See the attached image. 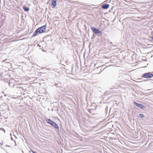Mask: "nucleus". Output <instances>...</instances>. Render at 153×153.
<instances>
[{"label": "nucleus", "mask_w": 153, "mask_h": 153, "mask_svg": "<svg viewBox=\"0 0 153 153\" xmlns=\"http://www.w3.org/2000/svg\"><path fill=\"white\" fill-rule=\"evenodd\" d=\"M91 29L96 34H97L98 33H100V35L102 34V32L100 31L98 29L95 27H91Z\"/></svg>", "instance_id": "20e7f679"}, {"label": "nucleus", "mask_w": 153, "mask_h": 153, "mask_svg": "<svg viewBox=\"0 0 153 153\" xmlns=\"http://www.w3.org/2000/svg\"><path fill=\"white\" fill-rule=\"evenodd\" d=\"M23 8L24 10L25 11H28L29 10V8L28 7H26L25 6H24L23 7Z\"/></svg>", "instance_id": "6e6552de"}, {"label": "nucleus", "mask_w": 153, "mask_h": 153, "mask_svg": "<svg viewBox=\"0 0 153 153\" xmlns=\"http://www.w3.org/2000/svg\"><path fill=\"white\" fill-rule=\"evenodd\" d=\"M134 104L136 106H138V107H139L143 109V108H145L144 105L143 104H139L136 102H134Z\"/></svg>", "instance_id": "39448f33"}, {"label": "nucleus", "mask_w": 153, "mask_h": 153, "mask_svg": "<svg viewBox=\"0 0 153 153\" xmlns=\"http://www.w3.org/2000/svg\"><path fill=\"white\" fill-rule=\"evenodd\" d=\"M139 116L141 118L144 117V116L143 114H139Z\"/></svg>", "instance_id": "1a4fd4ad"}, {"label": "nucleus", "mask_w": 153, "mask_h": 153, "mask_svg": "<svg viewBox=\"0 0 153 153\" xmlns=\"http://www.w3.org/2000/svg\"><path fill=\"white\" fill-rule=\"evenodd\" d=\"M153 76V74L149 72L146 73H145L142 75V77L146 78H151Z\"/></svg>", "instance_id": "7ed1b4c3"}, {"label": "nucleus", "mask_w": 153, "mask_h": 153, "mask_svg": "<svg viewBox=\"0 0 153 153\" xmlns=\"http://www.w3.org/2000/svg\"><path fill=\"white\" fill-rule=\"evenodd\" d=\"M51 6L53 8H54L56 4L57 0H51Z\"/></svg>", "instance_id": "423d86ee"}, {"label": "nucleus", "mask_w": 153, "mask_h": 153, "mask_svg": "<svg viewBox=\"0 0 153 153\" xmlns=\"http://www.w3.org/2000/svg\"><path fill=\"white\" fill-rule=\"evenodd\" d=\"M46 28V26L45 25H43L40 27L38 28L33 33L32 36L35 37L38 34L44 32Z\"/></svg>", "instance_id": "f257e3e1"}, {"label": "nucleus", "mask_w": 153, "mask_h": 153, "mask_svg": "<svg viewBox=\"0 0 153 153\" xmlns=\"http://www.w3.org/2000/svg\"><path fill=\"white\" fill-rule=\"evenodd\" d=\"M46 121L47 122L48 124L51 125L53 127H54L56 128H58L59 126L57 124L55 123L54 122L52 121V120L50 119H46Z\"/></svg>", "instance_id": "f03ea898"}, {"label": "nucleus", "mask_w": 153, "mask_h": 153, "mask_svg": "<svg viewBox=\"0 0 153 153\" xmlns=\"http://www.w3.org/2000/svg\"><path fill=\"white\" fill-rule=\"evenodd\" d=\"M151 40L153 41V36L152 37H151Z\"/></svg>", "instance_id": "9d476101"}, {"label": "nucleus", "mask_w": 153, "mask_h": 153, "mask_svg": "<svg viewBox=\"0 0 153 153\" xmlns=\"http://www.w3.org/2000/svg\"><path fill=\"white\" fill-rule=\"evenodd\" d=\"M109 5L108 4H105L102 6V8L104 9H107L108 8Z\"/></svg>", "instance_id": "0eeeda50"}]
</instances>
